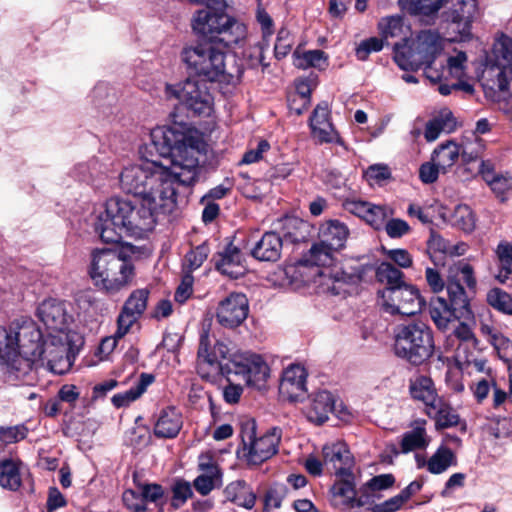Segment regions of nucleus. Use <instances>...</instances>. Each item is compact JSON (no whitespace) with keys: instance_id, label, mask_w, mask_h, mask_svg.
I'll use <instances>...</instances> for the list:
<instances>
[{"instance_id":"36","label":"nucleus","mask_w":512,"mask_h":512,"mask_svg":"<svg viewBox=\"0 0 512 512\" xmlns=\"http://www.w3.org/2000/svg\"><path fill=\"white\" fill-rule=\"evenodd\" d=\"M456 464V456L448 447L442 446L430 457L427 462H421L418 458V467L426 465L432 474H441L449 467Z\"/></svg>"},{"instance_id":"24","label":"nucleus","mask_w":512,"mask_h":512,"mask_svg":"<svg viewBox=\"0 0 512 512\" xmlns=\"http://www.w3.org/2000/svg\"><path fill=\"white\" fill-rule=\"evenodd\" d=\"M243 261L244 259L240 249L230 243L222 252L218 253L215 267L222 274L237 279L245 273Z\"/></svg>"},{"instance_id":"37","label":"nucleus","mask_w":512,"mask_h":512,"mask_svg":"<svg viewBox=\"0 0 512 512\" xmlns=\"http://www.w3.org/2000/svg\"><path fill=\"white\" fill-rule=\"evenodd\" d=\"M20 461L5 459L0 462V486L16 491L21 486Z\"/></svg>"},{"instance_id":"23","label":"nucleus","mask_w":512,"mask_h":512,"mask_svg":"<svg viewBox=\"0 0 512 512\" xmlns=\"http://www.w3.org/2000/svg\"><path fill=\"white\" fill-rule=\"evenodd\" d=\"M416 322L401 324L394 331V353L414 364L413 358L416 356Z\"/></svg>"},{"instance_id":"6","label":"nucleus","mask_w":512,"mask_h":512,"mask_svg":"<svg viewBox=\"0 0 512 512\" xmlns=\"http://www.w3.org/2000/svg\"><path fill=\"white\" fill-rule=\"evenodd\" d=\"M164 94L168 100H177L187 115L209 117L214 111V97L205 80L188 77L174 84L167 83Z\"/></svg>"},{"instance_id":"55","label":"nucleus","mask_w":512,"mask_h":512,"mask_svg":"<svg viewBox=\"0 0 512 512\" xmlns=\"http://www.w3.org/2000/svg\"><path fill=\"white\" fill-rule=\"evenodd\" d=\"M383 228L390 238H401L410 231L409 224L400 218L389 217Z\"/></svg>"},{"instance_id":"11","label":"nucleus","mask_w":512,"mask_h":512,"mask_svg":"<svg viewBox=\"0 0 512 512\" xmlns=\"http://www.w3.org/2000/svg\"><path fill=\"white\" fill-rule=\"evenodd\" d=\"M463 280L468 288L476 286L474 271L470 264L460 262L451 267L447 278V293L449 297L448 306L451 309V317L455 320L468 319L471 315L469 302L464 287L460 281Z\"/></svg>"},{"instance_id":"8","label":"nucleus","mask_w":512,"mask_h":512,"mask_svg":"<svg viewBox=\"0 0 512 512\" xmlns=\"http://www.w3.org/2000/svg\"><path fill=\"white\" fill-rule=\"evenodd\" d=\"M215 328L212 322L204 323L200 334L197 370L203 378L227 373V363L223 364L222 361L229 360V348L216 339Z\"/></svg>"},{"instance_id":"39","label":"nucleus","mask_w":512,"mask_h":512,"mask_svg":"<svg viewBox=\"0 0 512 512\" xmlns=\"http://www.w3.org/2000/svg\"><path fill=\"white\" fill-rule=\"evenodd\" d=\"M283 237L291 243L303 241L307 236V223L297 217H285L281 220Z\"/></svg>"},{"instance_id":"45","label":"nucleus","mask_w":512,"mask_h":512,"mask_svg":"<svg viewBox=\"0 0 512 512\" xmlns=\"http://www.w3.org/2000/svg\"><path fill=\"white\" fill-rule=\"evenodd\" d=\"M487 302L498 311L512 315V298L499 288L491 289L487 294Z\"/></svg>"},{"instance_id":"26","label":"nucleus","mask_w":512,"mask_h":512,"mask_svg":"<svg viewBox=\"0 0 512 512\" xmlns=\"http://www.w3.org/2000/svg\"><path fill=\"white\" fill-rule=\"evenodd\" d=\"M249 314V302L241 293L230 294L217 308V320H246Z\"/></svg>"},{"instance_id":"18","label":"nucleus","mask_w":512,"mask_h":512,"mask_svg":"<svg viewBox=\"0 0 512 512\" xmlns=\"http://www.w3.org/2000/svg\"><path fill=\"white\" fill-rule=\"evenodd\" d=\"M418 220L423 223H433L435 221L450 222L453 226L465 232H471L475 228V216L471 208L466 204L457 205L453 213L449 214L444 206L435 203L426 211L418 209Z\"/></svg>"},{"instance_id":"17","label":"nucleus","mask_w":512,"mask_h":512,"mask_svg":"<svg viewBox=\"0 0 512 512\" xmlns=\"http://www.w3.org/2000/svg\"><path fill=\"white\" fill-rule=\"evenodd\" d=\"M447 0H418V16L435 15ZM452 7L448 18L457 24H463V30H468L477 12L476 0H451Z\"/></svg>"},{"instance_id":"57","label":"nucleus","mask_w":512,"mask_h":512,"mask_svg":"<svg viewBox=\"0 0 512 512\" xmlns=\"http://www.w3.org/2000/svg\"><path fill=\"white\" fill-rule=\"evenodd\" d=\"M137 488L144 499V503L149 501L157 504L164 496V490L159 484H138Z\"/></svg>"},{"instance_id":"22","label":"nucleus","mask_w":512,"mask_h":512,"mask_svg":"<svg viewBox=\"0 0 512 512\" xmlns=\"http://www.w3.org/2000/svg\"><path fill=\"white\" fill-rule=\"evenodd\" d=\"M323 463L331 469L334 474L343 475L352 472L354 459L344 442H332L322 448Z\"/></svg>"},{"instance_id":"28","label":"nucleus","mask_w":512,"mask_h":512,"mask_svg":"<svg viewBox=\"0 0 512 512\" xmlns=\"http://www.w3.org/2000/svg\"><path fill=\"white\" fill-rule=\"evenodd\" d=\"M36 314L39 320H73L75 317L73 304L56 298L41 302Z\"/></svg>"},{"instance_id":"25","label":"nucleus","mask_w":512,"mask_h":512,"mask_svg":"<svg viewBox=\"0 0 512 512\" xmlns=\"http://www.w3.org/2000/svg\"><path fill=\"white\" fill-rule=\"evenodd\" d=\"M283 238L276 232L270 231L262 235L256 242L251 255L260 261L275 262L281 256Z\"/></svg>"},{"instance_id":"53","label":"nucleus","mask_w":512,"mask_h":512,"mask_svg":"<svg viewBox=\"0 0 512 512\" xmlns=\"http://www.w3.org/2000/svg\"><path fill=\"white\" fill-rule=\"evenodd\" d=\"M489 342L502 360L509 361L512 358V342L507 337L500 333L491 334Z\"/></svg>"},{"instance_id":"7","label":"nucleus","mask_w":512,"mask_h":512,"mask_svg":"<svg viewBox=\"0 0 512 512\" xmlns=\"http://www.w3.org/2000/svg\"><path fill=\"white\" fill-rule=\"evenodd\" d=\"M177 208V201L169 197L159 200L138 199L136 205L131 203V212L127 218L126 236H141L154 229L156 224Z\"/></svg>"},{"instance_id":"43","label":"nucleus","mask_w":512,"mask_h":512,"mask_svg":"<svg viewBox=\"0 0 512 512\" xmlns=\"http://www.w3.org/2000/svg\"><path fill=\"white\" fill-rule=\"evenodd\" d=\"M294 55L297 56L295 65L298 68L307 69L315 67L321 69L327 65V56L322 50H309L303 53V55H298L295 52Z\"/></svg>"},{"instance_id":"42","label":"nucleus","mask_w":512,"mask_h":512,"mask_svg":"<svg viewBox=\"0 0 512 512\" xmlns=\"http://www.w3.org/2000/svg\"><path fill=\"white\" fill-rule=\"evenodd\" d=\"M395 214V210L388 205H375L371 203L366 222L376 230L383 228L389 217Z\"/></svg>"},{"instance_id":"12","label":"nucleus","mask_w":512,"mask_h":512,"mask_svg":"<svg viewBox=\"0 0 512 512\" xmlns=\"http://www.w3.org/2000/svg\"><path fill=\"white\" fill-rule=\"evenodd\" d=\"M241 376L248 386L263 389L270 377V367L259 354L251 351H237L229 356L227 374Z\"/></svg>"},{"instance_id":"48","label":"nucleus","mask_w":512,"mask_h":512,"mask_svg":"<svg viewBox=\"0 0 512 512\" xmlns=\"http://www.w3.org/2000/svg\"><path fill=\"white\" fill-rule=\"evenodd\" d=\"M447 251H449V243L439 234L431 230L430 237L427 241V253L430 258L434 262L441 260L442 255H447Z\"/></svg>"},{"instance_id":"32","label":"nucleus","mask_w":512,"mask_h":512,"mask_svg":"<svg viewBox=\"0 0 512 512\" xmlns=\"http://www.w3.org/2000/svg\"><path fill=\"white\" fill-rule=\"evenodd\" d=\"M225 499L240 507L252 509L255 505L256 495L252 487L244 480L230 482L223 491Z\"/></svg>"},{"instance_id":"38","label":"nucleus","mask_w":512,"mask_h":512,"mask_svg":"<svg viewBox=\"0 0 512 512\" xmlns=\"http://www.w3.org/2000/svg\"><path fill=\"white\" fill-rule=\"evenodd\" d=\"M148 295L149 291L147 289L133 291L126 300L117 320H122L123 316L132 317L134 320H137L146 309Z\"/></svg>"},{"instance_id":"56","label":"nucleus","mask_w":512,"mask_h":512,"mask_svg":"<svg viewBox=\"0 0 512 512\" xmlns=\"http://www.w3.org/2000/svg\"><path fill=\"white\" fill-rule=\"evenodd\" d=\"M429 313L431 320H449L446 314L451 316V309L444 298L435 297L429 304Z\"/></svg>"},{"instance_id":"54","label":"nucleus","mask_w":512,"mask_h":512,"mask_svg":"<svg viewBox=\"0 0 512 512\" xmlns=\"http://www.w3.org/2000/svg\"><path fill=\"white\" fill-rule=\"evenodd\" d=\"M172 505L175 508L181 507L193 494L191 485L184 480L177 481L172 488Z\"/></svg>"},{"instance_id":"19","label":"nucleus","mask_w":512,"mask_h":512,"mask_svg":"<svg viewBox=\"0 0 512 512\" xmlns=\"http://www.w3.org/2000/svg\"><path fill=\"white\" fill-rule=\"evenodd\" d=\"M312 137L319 143H335L345 146L344 140L331 122V111L327 102L319 103L309 119Z\"/></svg>"},{"instance_id":"35","label":"nucleus","mask_w":512,"mask_h":512,"mask_svg":"<svg viewBox=\"0 0 512 512\" xmlns=\"http://www.w3.org/2000/svg\"><path fill=\"white\" fill-rule=\"evenodd\" d=\"M460 147L452 140L440 144L432 153L431 159L446 173L457 161Z\"/></svg>"},{"instance_id":"5","label":"nucleus","mask_w":512,"mask_h":512,"mask_svg":"<svg viewBox=\"0 0 512 512\" xmlns=\"http://www.w3.org/2000/svg\"><path fill=\"white\" fill-rule=\"evenodd\" d=\"M221 10H198L193 17L192 28L208 38V42L222 43L226 47L238 44L245 37V26Z\"/></svg>"},{"instance_id":"41","label":"nucleus","mask_w":512,"mask_h":512,"mask_svg":"<svg viewBox=\"0 0 512 512\" xmlns=\"http://www.w3.org/2000/svg\"><path fill=\"white\" fill-rule=\"evenodd\" d=\"M210 253V248L207 243H202L188 252L185 256V262L183 264L184 272L192 274L194 270H197L202 266L204 261L207 259Z\"/></svg>"},{"instance_id":"14","label":"nucleus","mask_w":512,"mask_h":512,"mask_svg":"<svg viewBox=\"0 0 512 512\" xmlns=\"http://www.w3.org/2000/svg\"><path fill=\"white\" fill-rule=\"evenodd\" d=\"M376 278L379 282L387 285L386 289L379 292V303L383 310L392 316L396 314L413 316L414 312L412 310H404L403 307L400 306L396 308L393 303H390L387 300V297H390V294H407L409 296V300H412L415 296V287L404 283L402 280L403 273L391 263L382 262L377 267Z\"/></svg>"},{"instance_id":"3","label":"nucleus","mask_w":512,"mask_h":512,"mask_svg":"<svg viewBox=\"0 0 512 512\" xmlns=\"http://www.w3.org/2000/svg\"><path fill=\"white\" fill-rule=\"evenodd\" d=\"M180 57L188 70L210 82L235 85L243 74V69L236 64L235 59H232L234 64L230 66L224 49L213 42L186 46Z\"/></svg>"},{"instance_id":"49","label":"nucleus","mask_w":512,"mask_h":512,"mask_svg":"<svg viewBox=\"0 0 512 512\" xmlns=\"http://www.w3.org/2000/svg\"><path fill=\"white\" fill-rule=\"evenodd\" d=\"M484 179L502 201L505 200L507 194L512 189V178L510 177L495 175L490 178L489 174H484Z\"/></svg>"},{"instance_id":"21","label":"nucleus","mask_w":512,"mask_h":512,"mask_svg":"<svg viewBox=\"0 0 512 512\" xmlns=\"http://www.w3.org/2000/svg\"><path fill=\"white\" fill-rule=\"evenodd\" d=\"M307 372L299 364H292L287 367L282 375L279 392L283 398L289 401H299L305 398Z\"/></svg>"},{"instance_id":"61","label":"nucleus","mask_w":512,"mask_h":512,"mask_svg":"<svg viewBox=\"0 0 512 512\" xmlns=\"http://www.w3.org/2000/svg\"><path fill=\"white\" fill-rule=\"evenodd\" d=\"M467 56L465 52L459 51L455 56H451L447 60V66L453 77L461 78L464 75L465 63Z\"/></svg>"},{"instance_id":"2","label":"nucleus","mask_w":512,"mask_h":512,"mask_svg":"<svg viewBox=\"0 0 512 512\" xmlns=\"http://www.w3.org/2000/svg\"><path fill=\"white\" fill-rule=\"evenodd\" d=\"M44 328L37 322H11L0 325V364L8 380H18L40 367L62 375L68 372L83 345V337L64 327Z\"/></svg>"},{"instance_id":"1","label":"nucleus","mask_w":512,"mask_h":512,"mask_svg":"<svg viewBox=\"0 0 512 512\" xmlns=\"http://www.w3.org/2000/svg\"><path fill=\"white\" fill-rule=\"evenodd\" d=\"M169 119L172 126H158L150 132V147L162 160L146 159L125 167L119 176L123 192L137 199L177 201L179 186L189 187L199 180L208 148L204 135L180 118L177 109Z\"/></svg>"},{"instance_id":"29","label":"nucleus","mask_w":512,"mask_h":512,"mask_svg":"<svg viewBox=\"0 0 512 512\" xmlns=\"http://www.w3.org/2000/svg\"><path fill=\"white\" fill-rule=\"evenodd\" d=\"M457 121L453 113L445 108L437 115L430 119L424 129V138L427 142H434L439 138L441 133H452L456 130Z\"/></svg>"},{"instance_id":"40","label":"nucleus","mask_w":512,"mask_h":512,"mask_svg":"<svg viewBox=\"0 0 512 512\" xmlns=\"http://www.w3.org/2000/svg\"><path fill=\"white\" fill-rule=\"evenodd\" d=\"M394 477L392 474H381L370 479L363 487L360 488V493L369 499V504L378 498V492L391 487L394 484Z\"/></svg>"},{"instance_id":"64","label":"nucleus","mask_w":512,"mask_h":512,"mask_svg":"<svg viewBox=\"0 0 512 512\" xmlns=\"http://www.w3.org/2000/svg\"><path fill=\"white\" fill-rule=\"evenodd\" d=\"M216 475H200L194 480V487L202 495H208L215 487Z\"/></svg>"},{"instance_id":"16","label":"nucleus","mask_w":512,"mask_h":512,"mask_svg":"<svg viewBox=\"0 0 512 512\" xmlns=\"http://www.w3.org/2000/svg\"><path fill=\"white\" fill-rule=\"evenodd\" d=\"M253 434V432H247L243 435L245 457L248 463L259 465L276 454L282 431L278 427H273L260 437H255Z\"/></svg>"},{"instance_id":"50","label":"nucleus","mask_w":512,"mask_h":512,"mask_svg":"<svg viewBox=\"0 0 512 512\" xmlns=\"http://www.w3.org/2000/svg\"><path fill=\"white\" fill-rule=\"evenodd\" d=\"M384 47V40L378 37H370L361 41L356 49L355 54L358 60L365 61L373 52H379Z\"/></svg>"},{"instance_id":"47","label":"nucleus","mask_w":512,"mask_h":512,"mask_svg":"<svg viewBox=\"0 0 512 512\" xmlns=\"http://www.w3.org/2000/svg\"><path fill=\"white\" fill-rule=\"evenodd\" d=\"M414 484L415 482H411L400 494L376 505V512H395L398 510L412 495Z\"/></svg>"},{"instance_id":"62","label":"nucleus","mask_w":512,"mask_h":512,"mask_svg":"<svg viewBox=\"0 0 512 512\" xmlns=\"http://www.w3.org/2000/svg\"><path fill=\"white\" fill-rule=\"evenodd\" d=\"M27 429L24 426L0 428V439L6 443H13L26 437Z\"/></svg>"},{"instance_id":"52","label":"nucleus","mask_w":512,"mask_h":512,"mask_svg":"<svg viewBox=\"0 0 512 512\" xmlns=\"http://www.w3.org/2000/svg\"><path fill=\"white\" fill-rule=\"evenodd\" d=\"M294 45L293 37L290 31L286 28H281L278 31L276 43L274 46L275 56L278 59L286 57Z\"/></svg>"},{"instance_id":"60","label":"nucleus","mask_w":512,"mask_h":512,"mask_svg":"<svg viewBox=\"0 0 512 512\" xmlns=\"http://www.w3.org/2000/svg\"><path fill=\"white\" fill-rule=\"evenodd\" d=\"M440 173H442V169L432 160L423 163L419 168V178L425 184L434 183Z\"/></svg>"},{"instance_id":"13","label":"nucleus","mask_w":512,"mask_h":512,"mask_svg":"<svg viewBox=\"0 0 512 512\" xmlns=\"http://www.w3.org/2000/svg\"><path fill=\"white\" fill-rule=\"evenodd\" d=\"M418 401L423 403L424 413L435 421L437 430L460 423L459 415L438 396L432 380L428 377L418 379Z\"/></svg>"},{"instance_id":"46","label":"nucleus","mask_w":512,"mask_h":512,"mask_svg":"<svg viewBox=\"0 0 512 512\" xmlns=\"http://www.w3.org/2000/svg\"><path fill=\"white\" fill-rule=\"evenodd\" d=\"M403 28V19L401 16H387L382 18L378 23V29L382 39L389 37H397L401 34Z\"/></svg>"},{"instance_id":"63","label":"nucleus","mask_w":512,"mask_h":512,"mask_svg":"<svg viewBox=\"0 0 512 512\" xmlns=\"http://www.w3.org/2000/svg\"><path fill=\"white\" fill-rule=\"evenodd\" d=\"M387 257L395 262L402 268L410 267L413 263V258L405 249H390L385 250Z\"/></svg>"},{"instance_id":"15","label":"nucleus","mask_w":512,"mask_h":512,"mask_svg":"<svg viewBox=\"0 0 512 512\" xmlns=\"http://www.w3.org/2000/svg\"><path fill=\"white\" fill-rule=\"evenodd\" d=\"M442 48L438 33L431 30L418 32V68L424 66L423 75L432 85L442 84L443 65H440V68L433 66Z\"/></svg>"},{"instance_id":"58","label":"nucleus","mask_w":512,"mask_h":512,"mask_svg":"<svg viewBox=\"0 0 512 512\" xmlns=\"http://www.w3.org/2000/svg\"><path fill=\"white\" fill-rule=\"evenodd\" d=\"M123 502L125 506L132 512H145L146 504L141 493L134 490H126L123 493Z\"/></svg>"},{"instance_id":"30","label":"nucleus","mask_w":512,"mask_h":512,"mask_svg":"<svg viewBox=\"0 0 512 512\" xmlns=\"http://www.w3.org/2000/svg\"><path fill=\"white\" fill-rule=\"evenodd\" d=\"M334 410V396L329 391L323 390L314 395L311 405L306 411V415L309 421L322 424L328 420L329 414Z\"/></svg>"},{"instance_id":"4","label":"nucleus","mask_w":512,"mask_h":512,"mask_svg":"<svg viewBox=\"0 0 512 512\" xmlns=\"http://www.w3.org/2000/svg\"><path fill=\"white\" fill-rule=\"evenodd\" d=\"M90 276L94 284L108 294H115L127 287L134 277L130 260L113 249L92 252Z\"/></svg>"},{"instance_id":"44","label":"nucleus","mask_w":512,"mask_h":512,"mask_svg":"<svg viewBox=\"0 0 512 512\" xmlns=\"http://www.w3.org/2000/svg\"><path fill=\"white\" fill-rule=\"evenodd\" d=\"M497 255L499 258L501 270L496 278L504 283L509 274L512 273V244L510 243H500L497 247Z\"/></svg>"},{"instance_id":"31","label":"nucleus","mask_w":512,"mask_h":512,"mask_svg":"<svg viewBox=\"0 0 512 512\" xmlns=\"http://www.w3.org/2000/svg\"><path fill=\"white\" fill-rule=\"evenodd\" d=\"M183 425L181 413L174 407H167L160 412L154 427V433L159 438H174Z\"/></svg>"},{"instance_id":"51","label":"nucleus","mask_w":512,"mask_h":512,"mask_svg":"<svg viewBox=\"0 0 512 512\" xmlns=\"http://www.w3.org/2000/svg\"><path fill=\"white\" fill-rule=\"evenodd\" d=\"M363 175L370 185L381 184L391 178V171L387 164L377 163L370 165Z\"/></svg>"},{"instance_id":"27","label":"nucleus","mask_w":512,"mask_h":512,"mask_svg":"<svg viewBox=\"0 0 512 512\" xmlns=\"http://www.w3.org/2000/svg\"><path fill=\"white\" fill-rule=\"evenodd\" d=\"M494 52L509 65L498 71L495 85L500 92H508L509 81L512 79V74L509 73V69H512V38L506 35L498 38L494 44Z\"/></svg>"},{"instance_id":"10","label":"nucleus","mask_w":512,"mask_h":512,"mask_svg":"<svg viewBox=\"0 0 512 512\" xmlns=\"http://www.w3.org/2000/svg\"><path fill=\"white\" fill-rule=\"evenodd\" d=\"M349 234L346 224L339 220H328L321 224L319 242L311 247L309 261L317 266L330 265L333 253L345 247Z\"/></svg>"},{"instance_id":"59","label":"nucleus","mask_w":512,"mask_h":512,"mask_svg":"<svg viewBox=\"0 0 512 512\" xmlns=\"http://www.w3.org/2000/svg\"><path fill=\"white\" fill-rule=\"evenodd\" d=\"M194 282V277L189 272H184L182 276V280L180 285L177 287L175 291V301L179 303L185 302L192 294V286Z\"/></svg>"},{"instance_id":"20","label":"nucleus","mask_w":512,"mask_h":512,"mask_svg":"<svg viewBox=\"0 0 512 512\" xmlns=\"http://www.w3.org/2000/svg\"><path fill=\"white\" fill-rule=\"evenodd\" d=\"M337 480L330 488V503L335 508H353L369 504V499L355 488L353 473L337 475Z\"/></svg>"},{"instance_id":"33","label":"nucleus","mask_w":512,"mask_h":512,"mask_svg":"<svg viewBox=\"0 0 512 512\" xmlns=\"http://www.w3.org/2000/svg\"><path fill=\"white\" fill-rule=\"evenodd\" d=\"M415 40L404 38L401 43L394 46V61L403 71H415L416 69V50Z\"/></svg>"},{"instance_id":"34","label":"nucleus","mask_w":512,"mask_h":512,"mask_svg":"<svg viewBox=\"0 0 512 512\" xmlns=\"http://www.w3.org/2000/svg\"><path fill=\"white\" fill-rule=\"evenodd\" d=\"M153 381V375L142 373L139 380L133 387L125 392L117 393L112 397L111 401L113 405L117 408L129 405L131 402L138 399L146 391L147 387L153 383Z\"/></svg>"},{"instance_id":"9","label":"nucleus","mask_w":512,"mask_h":512,"mask_svg":"<svg viewBox=\"0 0 512 512\" xmlns=\"http://www.w3.org/2000/svg\"><path fill=\"white\" fill-rule=\"evenodd\" d=\"M131 212V201L118 197L110 198L104 204L94 224L95 231L105 243H118L126 236L127 218Z\"/></svg>"}]
</instances>
